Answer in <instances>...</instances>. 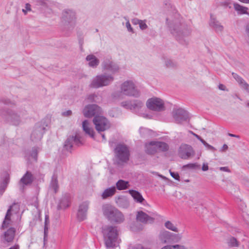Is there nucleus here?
Returning a JSON list of instances; mask_svg holds the SVG:
<instances>
[{
    "mask_svg": "<svg viewBox=\"0 0 249 249\" xmlns=\"http://www.w3.org/2000/svg\"><path fill=\"white\" fill-rule=\"evenodd\" d=\"M166 21L171 33L179 43L184 45L188 44L187 37L191 34V29L182 18H177L171 21L167 18Z\"/></svg>",
    "mask_w": 249,
    "mask_h": 249,
    "instance_id": "f257e3e1",
    "label": "nucleus"
},
{
    "mask_svg": "<svg viewBox=\"0 0 249 249\" xmlns=\"http://www.w3.org/2000/svg\"><path fill=\"white\" fill-rule=\"evenodd\" d=\"M26 113L24 110L1 109L0 110V116L5 123L18 126L21 124L22 118L26 115Z\"/></svg>",
    "mask_w": 249,
    "mask_h": 249,
    "instance_id": "f03ea898",
    "label": "nucleus"
},
{
    "mask_svg": "<svg viewBox=\"0 0 249 249\" xmlns=\"http://www.w3.org/2000/svg\"><path fill=\"white\" fill-rule=\"evenodd\" d=\"M121 92H116L113 93V97L116 100H121L123 98V95L127 96L138 97L140 96V91L138 90L136 85L132 80H126L123 83L120 87Z\"/></svg>",
    "mask_w": 249,
    "mask_h": 249,
    "instance_id": "7ed1b4c3",
    "label": "nucleus"
},
{
    "mask_svg": "<svg viewBox=\"0 0 249 249\" xmlns=\"http://www.w3.org/2000/svg\"><path fill=\"white\" fill-rule=\"evenodd\" d=\"M102 211L105 217L111 223L121 224L124 221L123 213L115 207L107 204L102 207Z\"/></svg>",
    "mask_w": 249,
    "mask_h": 249,
    "instance_id": "20e7f679",
    "label": "nucleus"
},
{
    "mask_svg": "<svg viewBox=\"0 0 249 249\" xmlns=\"http://www.w3.org/2000/svg\"><path fill=\"white\" fill-rule=\"evenodd\" d=\"M105 246L107 249L117 247L118 237L117 227L113 226H105L103 228Z\"/></svg>",
    "mask_w": 249,
    "mask_h": 249,
    "instance_id": "39448f33",
    "label": "nucleus"
},
{
    "mask_svg": "<svg viewBox=\"0 0 249 249\" xmlns=\"http://www.w3.org/2000/svg\"><path fill=\"white\" fill-rule=\"evenodd\" d=\"M114 153L118 164L127 162L129 159V147L125 144L118 143L114 149Z\"/></svg>",
    "mask_w": 249,
    "mask_h": 249,
    "instance_id": "423d86ee",
    "label": "nucleus"
},
{
    "mask_svg": "<svg viewBox=\"0 0 249 249\" xmlns=\"http://www.w3.org/2000/svg\"><path fill=\"white\" fill-rule=\"evenodd\" d=\"M114 80V77L110 74H103L97 75L93 78L90 87L99 88L109 85Z\"/></svg>",
    "mask_w": 249,
    "mask_h": 249,
    "instance_id": "0eeeda50",
    "label": "nucleus"
},
{
    "mask_svg": "<svg viewBox=\"0 0 249 249\" xmlns=\"http://www.w3.org/2000/svg\"><path fill=\"white\" fill-rule=\"evenodd\" d=\"M19 210V205L18 203H14L11 205L8 209L4 219L2 223V225L0 227L1 230H5L10 224L11 221V216L13 213H17Z\"/></svg>",
    "mask_w": 249,
    "mask_h": 249,
    "instance_id": "6e6552de",
    "label": "nucleus"
},
{
    "mask_svg": "<svg viewBox=\"0 0 249 249\" xmlns=\"http://www.w3.org/2000/svg\"><path fill=\"white\" fill-rule=\"evenodd\" d=\"M146 107L151 110L162 111L165 109L163 101L157 97L149 99L146 103Z\"/></svg>",
    "mask_w": 249,
    "mask_h": 249,
    "instance_id": "1a4fd4ad",
    "label": "nucleus"
},
{
    "mask_svg": "<svg viewBox=\"0 0 249 249\" xmlns=\"http://www.w3.org/2000/svg\"><path fill=\"white\" fill-rule=\"evenodd\" d=\"M93 123L98 132L104 131L108 129L110 126L109 121L103 116H95L93 119Z\"/></svg>",
    "mask_w": 249,
    "mask_h": 249,
    "instance_id": "9d476101",
    "label": "nucleus"
},
{
    "mask_svg": "<svg viewBox=\"0 0 249 249\" xmlns=\"http://www.w3.org/2000/svg\"><path fill=\"white\" fill-rule=\"evenodd\" d=\"M195 154L193 148L187 144H181L178 150V155L183 160H188Z\"/></svg>",
    "mask_w": 249,
    "mask_h": 249,
    "instance_id": "9b49d317",
    "label": "nucleus"
},
{
    "mask_svg": "<svg viewBox=\"0 0 249 249\" xmlns=\"http://www.w3.org/2000/svg\"><path fill=\"white\" fill-rule=\"evenodd\" d=\"M45 131L44 124L41 123H36L31 134L32 141L37 142L41 140Z\"/></svg>",
    "mask_w": 249,
    "mask_h": 249,
    "instance_id": "f8f14e48",
    "label": "nucleus"
},
{
    "mask_svg": "<svg viewBox=\"0 0 249 249\" xmlns=\"http://www.w3.org/2000/svg\"><path fill=\"white\" fill-rule=\"evenodd\" d=\"M172 116L176 123L178 124H181L189 119L188 112L181 108H174Z\"/></svg>",
    "mask_w": 249,
    "mask_h": 249,
    "instance_id": "ddd939ff",
    "label": "nucleus"
},
{
    "mask_svg": "<svg viewBox=\"0 0 249 249\" xmlns=\"http://www.w3.org/2000/svg\"><path fill=\"white\" fill-rule=\"evenodd\" d=\"M101 108L97 105L92 104L86 106L83 110V114L86 117L99 116L101 113Z\"/></svg>",
    "mask_w": 249,
    "mask_h": 249,
    "instance_id": "4468645a",
    "label": "nucleus"
},
{
    "mask_svg": "<svg viewBox=\"0 0 249 249\" xmlns=\"http://www.w3.org/2000/svg\"><path fill=\"white\" fill-rule=\"evenodd\" d=\"M16 230L14 227H10L0 235L1 241L4 243H11L14 241Z\"/></svg>",
    "mask_w": 249,
    "mask_h": 249,
    "instance_id": "2eb2a0df",
    "label": "nucleus"
},
{
    "mask_svg": "<svg viewBox=\"0 0 249 249\" xmlns=\"http://www.w3.org/2000/svg\"><path fill=\"white\" fill-rule=\"evenodd\" d=\"M34 180V177L32 173L30 171H27L19 181V184L20 185V190L23 191L24 186L31 185Z\"/></svg>",
    "mask_w": 249,
    "mask_h": 249,
    "instance_id": "dca6fc26",
    "label": "nucleus"
},
{
    "mask_svg": "<svg viewBox=\"0 0 249 249\" xmlns=\"http://www.w3.org/2000/svg\"><path fill=\"white\" fill-rule=\"evenodd\" d=\"M75 13L71 10L66 9L63 12L62 19L65 24H70L73 26L75 23Z\"/></svg>",
    "mask_w": 249,
    "mask_h": 249,
    "instance_id": "f3484780",
    "label": "nucleus"
},
{
    "mask_svg": "<svg viewBox=\"0 0 249 249\" xmlns=\"http://www.w3.org/2000/svg\"><path fill=\"white\" fill-rule=\"evenodd\" d=\"M89 206V201H84L79 205L77 213V218L79 221H83L86 218Z\"/></svg>",
    "mask_w": 249,
    "mask_h": 249,
    "instance_id": "a211bd4d",
    "label": "nucleus"
},
{
    "mask_svg": "<svg viewBox=\"0 0 249 249\" xmlns=\"http://www.w3.org/2000/svg\"><path fill=\"white\" fill-rule=\"evenodd\" d=\"M102 67L104 70H107L112 73H115L119 71L118 65L109 59H105L102 63Z\"/></svg>",
    "mask_w": 249,
    "mask_h": 249,
    "instance_id": "6ab92c4d",
    "label": "nucleus"
},
{
    "mask_svg": "<svg viewBox=\"0 0 249 249\" xmlns=\"http://www.w3.org/2000/svg\"><path fill=\"white\" fill-rule=\"evenodd\" d=\"M143 106V103L140 100H134L131 101V110H135L137 113L145 118H148L149 115L144 113L139 112L140 110Z\"/></svg>",
    "mask_w": 249,
    "mask_h": 249,
    "instance_id": "aec40b11",
    "label": "nucleus"
},
{
    "mask_svg": "<svg viewBox=\"0 0 249 249\" xmlns=\"http://www.w3.org/2000/svg\"><path fill=\"white\" fill-rule=\"evenodd\" d=\"M209 25L216 33H221L223 30V26L217 20L215 17L212 14H211L210 16Z\"/></svg>",
    "mask_w": 249,
    "mask_h": 249,
    "instance_id": "412c9836",
    "label": "nucleus"
},
{
    "mask_svg": "<svg viewBox=\"0 0 249 249\" xmlns=\"http://www.w3.org/2000/svg\"><path fill=\"white\" fill-rule=\"evenodd\" d=\"M174 234L166 231L160 232L159 238L163 243H169L174 241Z\"/></svg>",
    "mask_w": 249,
    "mask_h": 249,
    "instance_id": "4be33fe9",
    "label": "nucleus"
},
{
    "mask_svg": "<svg viewBox=\"0 0 249 249\" xmlns=\"http://www.w3.org/2000/svg\"><path fill=\"white\" fill-rule=\"evenodd\" d=\"M136 219L137 221L143 223H147L148 222L151 223L154 221V218L149 216L142 211L138 212Z\"/></svg>",
    "mask_w": 249,
    "mask_h": 249,
    "instance_id": "5701e85b",
    "label": "nucleus"
},
{
    "mask_svg": "<svg viewBox=\"0 0 249 249\" xmlns=\"http://www.w3.org/2000/svg\"><path fill=\"white\" fill-rule=\"evenodd\" d=\"M86 60L88 62V65L90 67L96 68L100 63V60L92 54L88 55Z\"/></svg>",
    "mask_w": 249,
    "mask_h": 249,
    "instance_id": "b1692460",
    "label": "nucleus"
},
{
    "mask_svg": "<svg viewBox=\"0 0 249 249\" xmlns=\"http://www.w3.org/2000/svg\"><path fill=\"white\" fill-rule=\"evenodd\" d=\"M234 10L238 15H247L249 16V8L239 3L234 2Z\"/></svg>",
    "mask_w": 249,
    "mask_h": 249,
    "instance_id": "393cba45",
    "label": "nucleus"
},
{
    "mask_svg": "<svg viewBox=\"0 0 249 249\" xmlns=\"http://www.w3.org/2000/svg\"><path fill=\"white\" fill-rule=\"evenodd\" d=\"M116 203L118 206L122 208H127L129 206L128 199L124 196H120L116 198Z\"/></svg>",
    "mask_w": 249,
    "mask_h": 249,
    "instance_id": "a878e982",
    "label": "nucleus"
},
{
    "mask_svg": "<svg viewBox=\"0 0 249 249\" xmlns=\"http://www.w3.org/2000/svg\"><path fill=\"white\" fill-rule=\"evenodd\" d=\"M234 79L236 80L242 89L246 90L249 93V85L244 80V79L237 74L234 73Z\"/></svg>",
    "mask_w": 249,
    "mask_h": 249,
    "instance_id": "bb28decb",
    "label": "nucleus"
},
{
    "mask_svg": "<svg viewBox=\"0 0 249 249\" xmlns=\"http://www.w3.org/2000/svg\"><path fill=\"white\" fill-rule=\"evenodd\" d=\"M145 151L149 155H153L156 153L157 149L156 146L155 142H151L145 145Z\"/></svg>",
    "mask_w": 249,
    "mask_h": 249,
    "instance_id": "cd10ccee",
    "label": "nucleus"
},
{
    "mask_svg": "<svg viewBox=\"0 0 249 249\" xmlns=\"http://www.w3.org/2000/svg\"><path fill=\"white\" fill-rule=\"evenodd\" d=\"M50 187L54 191L55 193H56L58 190L59 185L57 180V175L55 172L52 177Z\"/></svg>",
    "mask_w": 249,
    "mask_h": 249,
    "instance_id": "c85d7f7f",
    "label": "nucleus"
},
{
    "mask_svg": "<svg viewBox=\"0 0 249 249\" xmlns=\"http://www.w3.org/2000/svg\"><path fill=\"white\" fill-rule=\"evenodd\" d=\"M70 205L69 196L67 195L63 196L61 200L57 206V209L58 210L66 209Z\"/></svg>",
    "mask_w": 249,
    "mask_h": 249,
    "instance_id": "c756f323",
    "label": "nucleus"
},
{
    "mask_svg": "<svg viewBox=\"0 0 249 249\" xmlns=\"http://www.w3.org/2000/svg\"><path fill=\"white\" fill-rule=\"evenodd\" d=\"M129 193L131 195L134 199L138 203H142L144 199L142 195L137 191L129 190Z\"/></svg>",
    "mask_w": 249,
    "mask_h": 249,
    "instance_id": "7c9ffc66",
    "label": "nucleus"
},
{
    "mask_svg": "<svg viewBox=\"0 0 249 249\" xmlns=\"http://www.w3.org/2000/svg\"><path fill=\"white\" fill-rule=\"evenodd\" d=\"M116 192V187L114 186L108 188L104 190L102 195L103 199H106L107 197L113 196Z\"/></svg>",
    "mask_w": 249,
    "mask_h": 249,
    "instance_id": "2f4dec72",
    "label": "nucleus"
},
{
    "mask_svg": "<svg viewBox=\"0 0 249 249\" xmlns=\"http://www.w3.org/2000/svg\"><path fill=\"white\" fill-rule=\"evenodd\" d=\"M82 127L86 134L89 135L91 138H94V131L92 128L89 127L88 121L85 120L83 122Z\"/></svg>",
    "mask_w": 249,
    "mask_h": 249,
    "instance_id": "473e14b6",
    "label": "nucleus"
},
{
    "mask_svg": "<svg viewBox=\"0 0 249 249\" xmlns=\"http://www.w3.org/2000/svg\"><path fill=\"white\" fill-rule=\"evenodd\" d=\"M116 188L118 190H123L129 187V183L128 181L119 179L116 183Z\"/></svg>",
    "mask_w": 249,
    "mask_h": 249,
    "instance_id": "72a5a7b5",
    "label": "nucleus"
},
{
    "mask_svg": "<svg viewBox=\"0 0 249 249\" xmlns=\"http://www.w3.org/2000/svg\"><path fill=\"white\" fill-rule=\"evenodd\" d=\"M10 182V176L6 175L4 177L3 181L0 185V195L1 196L6 190L8 183Z\"/></svg>",
    "mask_w": 249,
    "mask_h": 249,
    "instance_id": "f704fd0d",
    "label": "nucleus"
},
{
    "mask_svg": "<svg viewBox=\"0 0 249 249\" xmlns=\"http://www.w3.org/2000/svg\"><path fill=\"white\" fill-rule=\"evenodd\" d=\"M164 63L165 66L168 68L175 69L178 67V63L169 58H164Z\"/></svg>",
    "mask_w": 249,
    "mask_h": 249,
    "instance_id": "c9c22d12",
    "label": "nucleus"
},
{
    "mask_svg": "<svg viewBox=\"0 0 249 249\" xmlns=\"http://www.w3.org/2000/svg\"><path fill=\"white\" fill-rule=\"evenodd\" d=\"M155 144L157 150L166 151L169 149L168 145L164 142H155Z\"/></svg>",
    "mask_w": 249,
    "mask_h": 249,
    "instance_id": "e433bc0d",
    "label": "nucleus"
},
{
    "mask_svg": "<svg viewBox=\"0 0 249 249\" xmlns=\"http://www.w3.org/2000/svg\"><path fill=\"white\" fill-rule=\"evenodd\" d=\"M73 138L72 137H69L66 141L65 142V144L64 145V147L65 149L69 151L71 149V148L72 147V141L73 140Z\"/></svg>",
    "mask_w": 249,
    "mask_h": 249,
    "instance_id": "4c0bfd02",
    "label": "nucleus"
},
{
    "mask_svg": "<svg viewBox=\"0 0 249 249\" xmlns=\"http://www.w3.org/2000/svg\"><path fill=\"white\" fill-rule=\"evenodd\" d=\"M49 224V216L46 215L45 218V222H44V240L47 237V234L48 231V225Z\"/></svg>",
    "mask_w": 249,
    "mask_h": 249,
    "instance_id": "58836bf2",
    "label": "nucleus"
},
{
    "mask_svg": "<svg viewBox=\"0 0 249 249\" xmlns=\"http://www.w3.org/2000/svg\"><path fill=\"white\" fill-rule=\"evenodd\" d=\"M200 165L197 163H188L183 166L182 168L184 169L188 168L190 169H199Z\"/></svg>",
    "mask_w": 249,
    "mask_h": 249,
    "instance_id": "ea45409f",
    "label": "nucleus"
},
{
    "mask_svg": "<svg viewBox=\"0 0 249 249\" xmlns=\"http://www.w3.org/2000/svg\"><path fill=\"white\" fill-rule=\"evenodd\" d=\"M140 133L142 136L145 137L151 134L152 131L148 128L141 127L140 128Z\"/></svg>",
    "mask_w": 249,
    "mask_h": 249,
    "instance_id": "a19ab883",
    "label": "nucleus"
},
{
    "mask_svg": "<svg viewBox=\"0 0 249 249\" xmlns=\"http://www.w3.org/2000/svg\"><path fill=\"white\" fill-rule=\"evenodd\" d=\"M165 227L172 231L178 232V228L170 221H167L165 223Z\"/></svg>",
    "mask_w": 249,
    "mask_h": 249,
    "instance_id": "79ce46f5",
    "label": "nucleus"
},
{
    "mask_svg": "<svg viewBox=\"0 0 249 249\" xmlns=\"http://www.w3.org/2000/svg\"><path fill=\"white\" fill-rule=\"evenodd\" d=\"M38 149L37 147H33L30 153V157H32L35 161H36L37 160Z\"/></svg>",
    "mask_w": 249,
    "mask_h": 249,
    "instance_id": "37998d69",
    "label": "nucleus"
},
{
    "mask_svg": "<svg viewBox=\"0 0 249 249\" xmlns=\"http://www.w3.org/2000/svg\"><path fill=\"white\" fill-rule=\"evenodd\" d=\"M131 101L132 100H127L121 102V107L125 109L131 110Z\"/></svg>",
    "mask_w": 249,
    "mask_h": 249,
    "instance_id": "c03bdc74",
    "label": "nucleus"
},
{
    "mask_svg": "<svg viewBox=\"0 0 249 249\" xmlns=\"http://www.w3.org/2000/svg\"><path fill=\"white\" fill-rule=\"evenodd\" d=\"M227 244L229 248L233 247V237L230 236L227 240Z\"/></svg>",
    "mask_w": 249,
    "mask_h": 249,
    "instance_id": "a18cd8bd",
    "label": "nucleus"
},
{
    "mask_svg": "<svg viewBox=\"0 0 249 249\" xmlns=\"http://www.w3.org/2000/svg\"><path fill=\"white\" fill-rule=\"evenodd\" d=\"M70 137H72L73 138L74 140L72 141V142H74L76 144L78 145H79V144H81L80 137L79 136H70Z\"/></svg>",
    "mask_w": 249,
    "mask_h": 249,
    "instance_id": "49530a36",
    "label": "nucleus"
},
{
    "mask_svg": "<svg viewBox=\"0 0 249 249\" xmlns=\"http://www.w3.org/2000/svg\"><path fill=\"white\" fill-rule=\"evenodd\" d=\"M139 26L141 30H143L147 28L148 26L145 23V20H141Z\"/></svg>",
    "mask_w": 249,
    "mask_h": 249,
    "instance_id": "de8ad7c7",
    "label": "nucleus"
},
{
    "mask_svg": "<svg viewBox=\"0 0 249 249\" xmlns=\"http://www.w3.org/2000/svg\"><path fill=\"white\" fill-rule=\"evenodd\" d=\"M0 101L6 105H11L14 104V103L10 99H8L3 98L0 100Z\"/></svg>",
    "mask_w": 249,
    "mask_h": 249,
    "instance_id": "09e8293b",
    "label": "nucleus"
},
{
    "mask_svg": "<svg viewBox=\"0 0 249 249\" xmlns=\"http://www.w3.org/2000/svg\"><path fill=\"white\" fill-rule=\"evenodd\" d=\"M222 5H223L226 8H229V9H231L232 7V3L229 2V1H225L222 3Z\"/></svg>",
    "mask_w": 249,
    "mask_h": 249,
    "instance_id": "8fccbe9b",
    "label": "nucleus"
},
{
    "mask_svg": "<svg viewBox=\"0 0 249 249\" xmlns=\"http://www.w3.org/2000/svg\"><path fill=\"white\" fill-rule=\"evenodd\" d=\"M171 176L176 180H178L179 179V175L175 172H170Z\"/></svg>",
    "mask_w": 249,
    "mask_h": 249,
    "instance_id": "3c124183",
    "label": "nucleus"
},
{
    "mask_svg": "<svg viewBox=\"0 0 249 249\" xmlns=\"http://www.w3.org/2000/svg\"><path fill=\"white\" fill-rule=\"evenodd\" d=\"M37 4L39 5L47 6V3L46 2V0H37Z\"/></svg>",
    "mask_w": 249,
    "mask_h": 249,
    "instance_id": "603ef678",
    "label": "nucleus"
},
{
    "mask_svg": "<svg viewBox=\"0 0 249 249\" xmlns=\"http://www.w3.org/2000/svg\"><path fill=\"white\" fill-rule=\"evenodd\" d=\"M126 27L129 32H131L133 33V29L131 27L130 23L129 21H127L126 23Z\"/></svg>",
    "mask_w": 249,
    "mask_h": 249,
    "instance_id": "864d4df0",
    "label": "nucleus"
},
{
    "mask_svg": "<svg viewBox=\"0 0 249 249\" xmlns=\"http://www.w3.org/2000/svg\"><path fill=\"white\" fill-rule=\"evenodd\" d=\"M79 43L80 45V49L81 51H83L82 45L84 44V38L82 36L79 37Z\"/></svg>",
    "mask_w": 249,
    "mask_h": 249,
    "instance_id": "5fc2aeb1",
    "label": "nucleus"
},
{
    "mask_svg": "<svg viewBox=\"0 0 249 249\" xmlns=\"http://www.w3.org/2000/svg\"><path fill=\"white\" fill-rule=\"evenodd\" d=\"M96 97L97 96L94 94H90V95H89V96L88 97V100L89 102H94L95 101L94 98Z\"/></svg>",
    "mask_w": 249,
    "mask_h": 249,
    "instance_id": "6e6d98bb",
    "label": "nucleus"
},
{
    "mask_svg": "<svg viewBox=\"0 0 249 249\" xmlns=\"http://www.w3.org/2000/svg\"><path fill=\"white\" fill-rule=\"evenodd\" d=\"M141 20L137 18H134L132 19V23L134 25H139Z\"/></svg>",
    "mask_w": 249,
    "mask_h": 249,
    "instance_id": "4d7b16f0",
    "label": "nucleus"
},
{
    "mask_svg": "<svg viewBox=\"0 0 249 249\" xmlns=\"http://www.w3.org/2000/svg\"><path fill=\"white\" fill-rule=\"evenodd\" d=\"M218 89H220V90H224V91H228V90L227 89L226 86L223 85V84H220L219 85H218Z\"/></svg>",
    "mask_w": 249,
    "mask_h": 249,
    "instance_id": "13d9d810",
    "label": "nucleus"
},
{
    "mask_svg": "<svg viewBox=\"0 0 249 249\" xmlns=\"http://www.w3.org/2000/svg\"><path fill=\"white\" fill-rule=\"evenodd\" d=\"M204 146L206 147H207V149H209V150H212V151H215V148L214 147H213V146L210 145L207 142L205 144V145Z\"/></svg>",
    "mask_w": 249,
    "mask_h": 249,
    "instance_id": "bf43d9fd",
    "label": "nucleus"
},
{
    "mask_svg": "<svg viewBox=\"0 0 249 249\" xmlns=\"http://www.w3.org/2000/svg\"><path fill=\"white\" fill-rule=\"evenodd\" d=\"M72 114V111L71 110H68L66 111L62 112V114L64 116H69Z\"/></svg>",
    "mask_w": 249,
    "mask_h": 249,
    "instance_id": "052dcab7",
    "label": "nucleus"
},
{
    "mask_svg": "<svg viewBox=\"0 0 249 249\" xmlns=\"http://www.w3.org/2000/svg\"><path fill=\"white\" fill-rule=\"evenodd\" d=\"M220 171L230 172L231 171L227 167H221L219 168Z\"/></svg>",
    "mask_w": 249,
    "mask_h": 249,
    "instance_id": "680f3d73",
    "label": "nucleus"
},
{
    "mask_svg": "<svg viewBox=\"0 0 249 249\" xmlns=\"http://www.w3.org/2000/svg\"><path fill=\"white\" fill-rule=\"evenodd\" d=\"M208 169H209V167H208V164L204 163L203 164V166L202 167V170L204 171H207L208 170Z\"/></svg>",
    "mask_w": 249,
    "mask_h": 249,
    "instance_id": "e2e57ef3",
    "label": "nucleus"
},
{
    "mask_svg": "<svg viewBox=\"0 0 249 249\" xmlns=\"http://www.w3.org/2000/svg\"><path fill=\"white\" fill-rule=\"evenodd\" d=\"M245 31H246V33L247 35V36L249 38V23L246 25V28H245Z\"/></svg>",
    "mask_w": 249,
    "mask_h": 249,
    "instance_id": "0e129e2a",
    "label": "nucleus"
},
{
    "mask_svg": "<svg viewBox=\"0 0 249 249\" xmlns=\"http://www.w3.org/2000/svg\"><path fill=\"white\" fill-rule=\"evenodd\" d=\"M228 147L227 145L225 144L223 145V147H222L221 151H225L228 149Z\"/></svg>",
    "mask_w": 249,
    "mask_h": 249,
    "instance_id": "69168bd1",
    "label": "nucleus"
},
{
    "mask_svg": "<svg viewBox=\"0 0 249 249\" xmlns=\"http://www.w3.org/2000/svg\"><path fill=\"white\" fill-rule=\"evenodd\" d=\"M25 8H26V10H28V11H31V5L30 4H29V3H26V4Z\"/></svg>",
    "mask_w": 249,
    "mask_h": 249,
    "instance_id": "338daca9",
    "label": "nucleus"
},
{
    "mask_svg": "<svg viewBox=\"0 0 249 249\" xmlns=\"http://www.w3.org/2000/svg\"><path fill=\"white\" fill-rule=\"evenodd\" d=\"M19 246L17 245H15V246L11 247V248H10L8 249H19Z\"/></svg>",
    "mask_w": 249,
    "mask_h": 249,
    "instance_id": "774afa93",
    "label": "nucleus"
}]
</instances>
